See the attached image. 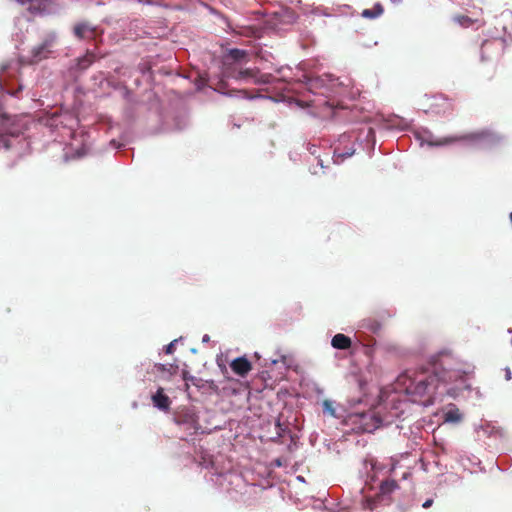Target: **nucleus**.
Returning a JSON list of instances; mask_svg holds the SVG:
<instances>
[{"instance_id":"obj_1","label":"nucleus","mask_w":512,"mask_h":512,"mask_svg":"<svg viewBox=\"0 0 512 512\" xmlns=\"http://www.w3.org/2000/svg\"><path fill=\"white\" fill-rule=\"evenodd\" d=\"M470 373V366L455 357L450 351H441L432 357L431 369L415 374L406 386L413 402L432 404L440 383L448 384L462 380Z\"/></svg>"},{"instance_id":"obj_2","label":"nucleus","mask_w":512,"mask_h":512,"mask_svg":"<svg viewBox=\"0 0 512 512\" xmlns=\"http://www.w3.org/2000/svg\"><path fill=\"white\" fill-rule=\"evenodd\" d=\"M174 422L189 436L196 434L201 428L197 414L189 408L177 411L174 415Z\"/></svg>"},{"instance_id":"obj_3","label":"nucleus","mask_w":512,"mask_h":512,"mask_svg":"<svg viewBox=\"0 0 512 512\" xmlns=\"http://www.w3.org/2000/svg\"><path fill=\"white\" fill-rule=\"evenodd\" d=\"M490 137H491V133L489 131L482 130V131L467 133V134L458 135V136L444 137V138L438 139L436 141H429L428 144L430 146H445V145H449V144H452L455 142L479 141V140L488 139Z\"/></svg>"},{"instance_id":"obj_4","label":"nucleus","mask_w":512,"mask_h":512,"mask_svg":"<svg viewBox=\"0 0 512 512\" xmlns=\"http://www.w3.org/2000/svg\"><path fill=\"white\" fill-rule=\"evenodd\" d=\"M400 488L398 482L394 479H386L383 480L379 487V493L375 497L366 498L364 502V508L373 510L378 501L385 497L391 495L394 491Z\"/></svg>"},{"instance_id":"obj_5","label":"nucleus","mask_w":512,"mask_h":512,"mask_svg":"<svg viewBox=\"0 0 512 512\" xmlns=\"http://www.w3.org/2000/svg\"><path fill=\"white\" fill-rule=\"evenodd\" d=\"M238 80H251L254 84H270L272 82L271 74H261L258 68H247L239 70L232 76Z\"/></svg>"},{"instance_id":"obj_6","label":"nucleus","mask_w":512,"mask_h":512,"mask_svg":"<svg viewBox=\"0 0 512 512\" xmlns=\"http://www.w3.org/2000/svg\"><path fill=\"white\" fill-rule=\"evenodd\" d=\"M503 50V41L500 39L485 40L481 46V60L488 61L497 58Z\"/></svg>"},{"instance_id":"obj_7","label":"nucleus","mask_w":512,"mask_h":512,"mask_svg":"<svg viewBox=\"0 0 512 512\" xmlns=\"http://www.w3.org/2000/svg\"><path fill=\"white\" fill-rule=\"evenodd\" d=\"M230 367L235 374L241 377H245L252 370V364L245 356L232 360Z\"/></svg>"},{"instance_id":"obj_8","label":"nucleus","mask_w":512,"mask_h":512,"mask_svg":"<svg viewBox=\"0 0 512 512\" xmlns=\"http://www.w3.org/2000/svg\"><path fill=\"white\" fill-rule=\"evenodd\" d=\"M73 31H74V35L78 39H81V40L95 38L96 29L85 22L77 23L74 26Z\"/></svg>"},{"instance_id":"obj_9","label":"nucleus","mask_w":512,"mask_h":512,"mask_svg":"<svg viewBox=\"0 0 512 512\" xmlns=\"http://www.w3.org/2000/svg\"><path fill=\"white\" fill-rule=\"evenodd\" d=\"M152 402L155 407L163 411L169 410L171 405V400L164 393V389L162 387L158 388L156 393L152 395Z\"/></svg>"},{"instance_id":"obj_10","label":"nucleus","mask_w":512,"mask_h":512,"mask_svg":"<svg viewBox=\"0 0 512 512\" xmlns=\"http://www.w3.org/2000/svg\"><path fill=\"white\" fill-rule=\"evenodd\" d=\"M331 345L335 349L347 350L351 347L352 341L350 337L346 336L345 334L338 333L333 336Z\"/></svg>"},{"instance_id":"obj_11","label":"nucleus","mask_w":512,"mask_h":512,"mask_svg":"<svg viewBox=\"0 0 512 512\" xmlns=\"http://www.w3.org/2000/svg\"><path fill=\"white\" fill-rule=\"evenodd\" d=\"M462 420V415L459 409L451 404L444 413V421L449 423H458Z\"/></svg>"},{"instance_id":"obj_12","label":"nucleus","mask_w":512,"mask_h":512,"mask_svg":"<svg viewBox=\"0 0 512 512\" xmlns=\"http://www.w3.org/2000/svg\"><path fill=\"white\" fill-rule=\"evenodd\" d=\"M96 60V55L92 51H87L86 54L77 59V68L79 70H86Z\"/></svg>"},{"instance_id":"obj_13","label":"nucleus","mask_w":512,"mask_h":512,"mask_svg":"<svg viewBox=\"0 0 512 512\" xmlns=\"http://www.w3.org/2000/svg\"><path fill=\"white\" fill-rule=\"evenodd\" d=\"M355 149L353 147L348 148L347 150H341L339 146L335 147L334 149V156H333V162L335 164H340L343 162L347 157H350L354 154Z\"/></svg>"},{"instance_id":"obj_14","label":"nucleus","mask_w":512,"mask_h":512,"mask_svg":"<svg viewBox=\"0 0 512 512\" xmlns=\"http://www.w3.org/2000/svg\"><path fill=\"white\" fill-rule=\"evenodd\" d=\"M384 8L380 3H377L371 9H364L361 13L362 17L368 19H374L382 15Z\"/></svg>"},{"instance_id":"obj_15","label":"nucleus","mask_w":512,"mask_h":512,"mask_svg":"<svg viewBox=\"0 0 512 512\" xmlns=\"http://www.w3.org/2000/svg\"><path fill=\"white\" fill-rule=\"evenodd\" d=\"M22 5L28 4L27 9L32 13L40 12L44 8V0H18Z\"/></svg>"},{"instance_id":"obj_16","label":"nucleus","mask_w":512,"mask_h":512,"mask_svg":"<svg viewBox=\"0 0 512 512\" xmlns=\"http://www.w3.org/2000/svg\"><path fill=\"white\" fill-rule=\"evenodd\" d=\"M248 56L247 51L241 49H230L228 52V57H230L234 61H242L245 60Z\"/></svg>"},{"instance_id":"obj_17","label":"nucleus","mask_w":512,"mask_h":512,"mask_svg":"<svg viewBox=\"0 0 512 512\" xmlns=\"http://www.w3.org/2000/svg\"><path fill=\"white\" fill-rule=\"evenodd\" d=\"M453 20L460 26L467 28L470 27L475 21L466 15H456Z\"/></svg>"},{"instance_id":"obj_18","label":"nucleus","mask_w":512,"mask_h":512,"mask_svg":"<svg viewBox=\"0 0 512 512\" xmlns=\"http://www.w3.org/2000/svg\"><path fill=\"white\" fill-rule=\"evenodd\" d=\"M51 43H52V41H48V40H47V41H45L42 45H40V46L37 48V50H36V52H35V55H36V56L41 55L42 51H43V50H45L46 48H48V47L51 45Z\"/></svg>"},{"instance_id":"obj_19","label":"nucleus","mask_w":512,"mask_h":512,"mask_svg":"<svg viewBox=\"0 0 512 512\" xmlns=\"http://www.w3.org/2000/svg\"><path fill=\"white\" fill-rule=\"evenodd\" d=\"M176 342H177V340H173L172 342H170L168 345L165 346L166 354H172L174 352Z\"/></svg>"},{"instance_id":"obj_20","label":"nucleus","mask_w":512,"mask_h":512,"mask_svg":"<svg viewBox=\"0 0 512 512\" xmlns=\"http://www.w3.org/2000/svg\"><path fill=\"white\" fill-rule=\"evenodd\" d=\"M0 142L3 144V146L6 148V149H9L11 148L13 145L11 143V140L5 136H3L1 139H0Z\"/></svg>"},{"instance_id":"obj_21","label":"nucleus","mask_w":512,"mask_h":512,"mask_svg":"<svg viewBox=\"0 0 512 512\" xmlns=\"http://www.w3.org/2000/svg\"><path fill=\"white\" fill-rule=\"evenodd\" d=\"M202 380L200 378H197L195 376H189V381L188 383L190 382L192 385L196 386V387H200V382Z\"/></svg>"},{"instance_id":"obj_22","label":"nucleus","mask_w":512,"mask_h":512,"mask_svg":"<svg viewBox=\"0 0 512 512\" xmlns=\"http://www.w3.org/2000/svg\"><path fill=\"white\" fill-rule=\"evenodd\" d=\"M350 142V135L343 134L339 138V144Z\"/></svg>"},{"instance_id":"obj_23","label":"nucleus","mask_w":512,"mask_h":512,"mask_svg":"<svg viewBox=\"0 0 512 512\" xmlns=\"http://www.w3.org/2000/svg\"><path fill=\"white\" fill-rule=\"evenodd\" d=\"M155 368L158 372H161V373L166 371V365H164V364H160V363L155 364Z\"/></svg>"},{"instance_id":"obj_24","label":"nucleus","mask_w":512,"mask_h":512,"mask_svg":"<svg viewBox=\"0 0 512 512\" xmlns=\"http://www.w3.org/2000/svg\"><path fill=\"white\" fill-rule=\"evenodd\" d=\"M178 369V366L176 365H169V367H166V371L169 372L170 374H174L176 373V370Z\"/></svg>"},{"instance_id":"obj_25","label":"nucleus","mask_w":512,"mask_h":512,"mask_svg":"<svg viewBox=\"0 0 512 512\" xmlns=\"http://www.w3.org/2000/svg\"><path fill=\"white\" fill-rule=\"evenodd\" d=\"M504 372H505V380L509 381L512 379V373H511V370L509 368H505L504 369Z\"/></svg>"},{"instance_id":"obj_26","label":"nucleus","mask_w":512,"mask_h":512,"mask_svg":"<svg viewBox=\"0 0 512 512\" xmlns=\"http://www.w3.org/2000/svg\"><path fill=\"white\" fill-rule=\"evenodd\" d=\"M189 376H190V375H189V373H188L187 371H183V379L186 381V384H185L186 389H188V388H189V383H188V381H189Z\"/></svg>"},{"instance_id":"obj_27","label":"nucleus","mask_w":512,"mask_h":512,"mask_svg":"<svg viewBox=\"0 0 512 512\" xmlns=\"http://www.w3.org/2000/svg\"><path fill=\"white\" fill-rule=\"evenodd\" d=\"M433 504V500L432 499H427L424 503H423V508L427 509L429 507H431Z\"/></svg>"},{"instance_id":"obj_28","label":"nucleus","mask_w":512,"mask_h":512,"mask_svg":"<svg viewBox=\"0 0 512 512\" xmlns=\"http://www.w3.org/2000/svg\"><path fill=\"white\" fill-rule=\"evenodd\" d=\"M433 100H434L435 103H433L431 106L437 105L438 104V100H447V99L440 95V96H433Z\"/></svg>"},{"instance_id":"obj_29","label":"nucleus","mask_w":512,"mask_h":512,"mask_svg":"<svg viewBox=\"0 0 512 512\" xmlns=\"http://www.w3.org/2000/svg\"><path fill=\"white\" fill-rule=\"evenodd\" d=\"M317 165L320 166L321 169L324 168V163H323V160L322 159H317Z\"/></svg>"},{"instance_id":"obj_30","label":"nucleus","mask_w":512,"mask_h":512,"mask_svg":"<svg viewBox=\"0 0 512 512\" xmlns=\"http://www.w3.org/2000/svg\"><path fill=\"white\" fill-rule=\"evenodd\" d=\"M379 327H380V326H379V324H377V325H376V327H371V329H372L374 332H376V331L379 329Z\"/></svg>"},{"instance_id":"obj_31","label":"nucleus","mask_w":512,"mask_h":512,"mask_svg":"<svg viewBox=\"0 0 512 512\" xmlns=\"http://www.w3.org/2000/svg\"><path fill=\"white\" fill-rule=\"evenodd\" d=\"M312 173H313V174H317L318 172H317V170H316V169H314V170L312 171Z\"/></svg>"}]
</instances>
